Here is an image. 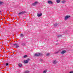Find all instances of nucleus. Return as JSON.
Wrapping results in <instances>:
<instances>
[{
    "label": "nucleus",
    "mask_w": 73,
    "mask_h": 73,
    "mask_svg": "<svg viewBox=\"0 0 73 73\" xmlns=\"http://www.w3.org/2000/svg\"><path fill=\"white\" fill-rule=\"evenodd\" d=\"M13 45L14 46H16V48H19V44L17 43L13 44Z\"/></svg>",
    "instance_id": "f257e3e1"
},
{
    "label": "nucleus",
    "mask_w": 73,
    "mask_h": 73,
    "mask_svg": "<svg viewBox=\"0 0 73 73\" xmlns=\"http://www.w3.org/2000/svg\"><path fill=\"white\" fill-rule=\"evenodd\" d=\"M70 17V16L69 15H67L65 16V20H68V18H69Z\"/></svg>",
    "instance_id": "f03ea898"
},
{
    "label": "nucleus",
    "mask_w": 73,
    "mask_h": 73,
    "mask_svg": "<svg viewBox=\"0 0 73 73\" xmlns=\"http://www.w3.org/2000/svg\"><path fill=\"white\" fill-rule=\"evenodd\" d=\"M27 60H25L24 61V64H27V63H28V60H30L29 59H28Z\"/></svg>",
    "instance_id": "7ed1b4c3"
},
{
    "label": "nucleus",
    "mask_w": 73,
    "mask_h": 73,
    "mask_svg": "<svg viewBox=\"0 0 73 73\" xmlns=\"http://www.w3.org/2000/svg\"><path fill=\"white\" fill-rule=\"evenodd\" d=\"M37 16L38 17H40L42 15V13H38L37 14Z\"/></svg>",
    "instance_id": "20e7f679"
},
{
    "label": "nucleus",
    "mask_w": 73,
    "mask_h": 73,
    "mask_svg": "<svg viewBox=\"0 0 73 73\" xmlns=\"http://www.w3.org/2000/svg\"><path fill=\"white\" fill-rule=\"evenodd\" d=\"M40 55V53H36L35 54V56H39V55Z\"/></svg>",
    "instance_id": "39448f33"
},
{
    "label": "nucleus",
    "mask_w": 73,
    "mask_h": 73,
    "mask_svg": "<svg viewBox=\"0 0 73 73\" xmlns=\"http://www.w3.org/2000/svg\"><path fill=\"white\" fill-rule=\"evenodd\" d=\"M38 2L37 1H36L34 3L32 4V5H36V4H37L38 3Z\"/></svg>",
    "instance_id": "423d86ee"
},
{
    "label": "nucleus",
    "mask_w": 73,
    "mask_h": 73,
    "mask_svg": "<svg viewBox=\"0 0 73 73\" xmlns=\"http://www.w3.org/2000/svg\"><path fill=\"white\" fill-rule=\"evenodd\" d=\"M53 64H56L57 63V61L56 60H54L53 62Z\"/></svg>",
    "instance_id": "0eeeda50"
},
{
    "label": "nucleus",
    "mask_w": 73,
    "mask_h": 73,
    "mask_svg": "<svg viewBox=\"0 0 73 73\" xmlns=\"http://www.w3.org/2000/svg\"><path fill=\"white\" fill-rule=\"evenodd\" d=\"M65 52H66V51L62 50V52H60V53H61V54H64V53H65Z\"/></svg>",
    "instance_id": "6e6552de"
},
{
    "label": "nucleus",
    "mask_w": 73,
    "mask_h": 73,
    "mask_svg": "<svg viewBox=\"0 0 73 73\" xmlns=\"http://www.w3.org/2000/svg\"><path fill=\"white\" fill-rule=\"evenodd\" d=\"M48 4H53V2L51 1H48Z\"/></svg>",
    "instance_id": "1a4fd4ad"
},
{
    "label": "nucleus",
    "mask_w": 73,
    "mask_h": 73,
    "mask_svg": "<svg viewBox=\"0 0 73 73\" xmlns=\"http://www.w3.org/2000/svg\"><path fill=\"white\" fill-rule=\"evenodd\" d=\"M47 72V70H45L43 72V73H46Z\"/></svg>",
    "instance_id": "9d476101"
},
{
    "label": "nucleus",
    "mask_w": 73,
    "mask_h": 73,
    "mask_svg": "<svg viewBox=\"0 0 73 73\" xmlns=\"http://www.w3.org/2000/svg\"><path fill=\"white\" fill-rule=\"evenodd\" d=\"M60 50H59V51H57V52H55V54H58V53H60Z\"/></svg>",
    "instance_id": "9b49d317"
},
{
    "label": "nucleus",
    "mask_w": 73,
    "mask_h": 73,
    "mask_svg": "<svg viewBox=\"0 0 73 73\" xmlns=\"http://www.w3.org/2000/svg\"><path fill=\"white\" fill-rule=\"evenodd\" d=\"M4 4V2L0 1V5H2Z\"/></svg>",
    "instance_id": "f8f14e48"
},
{
    "label": "nucleus",
    "mask_w": 73,
    "mask_h": 73,
    "mask_svg": "<svg viewBox=\"0 0 73 73\" xmlns=\"http://www.w3.org/2000/svg\"><path fill=\"white\" fill-rule=\"evenodd\" d=\"M18 65L20 67H21L22 66V64H19Z\"/></svg>",
    "instance_id": "ddd939ff"
},
{
    "label": "nucleus",
    "mask_w": 73,
    "mask_h": 73,
    "mask_svg": "<svg viewBox=\"0 0 73 73\" xmlns=\"http://www.w3.org/2000/svg\"><path fill=\"white\" fill-rule=\"evenodd\" d=\"M21 45H23V46H25V43H22Z\"/></svg>",
    "instance_id": "4468645a"
},
{
    "label": "nucleus",
    "mask_w": 73,
    "mask_h": 73,
    "mask_svg": "<svg viewBox=\"0 0 73 73\" xmlns=\"http://www.w3.org/2000/svg\"><path fill=\"white\" fill-rule=\"evenodd\" d=\"M62 35H57V37H62Z\"/></svg>",
    "instance_id": "2eb2a0df"
},
{
    "label": "nucleus",
    "mask_w": 73,
    "mask_h": 73,
    "mask_svg": "<svg viewBox=\"0 0 73 73\" xmlns=\"http://www.w3.org/2000/svg\"><path fill=\"white\" fill-rule=\"evenodd\" d=\"M49 55H50V53H47L46 54V56H49Z\"/></svg>",
    "instance_id": "dca6fc26"
},
{
    "label": "nucleus",
    "mask_w": 73,
    "mask_h": 73,
    "mask_svg": "<svg viewBox=\"0 0 73 73\" xmlns=\"http://www.w3.org/2000/svg\"><path fill=\"white\" fill-rule=\"evenodd\" d=\"M56 2L58 3H60V0H57Z\"/></svg>",
    "instance_id": "f3484780"
},
{
    "label": "nucleus",
    "mask_w": 73,
    "mask_h": 73,
    "mask_svg": "<svg viewBox=\"0 0 73 73\" xmlns=\"http://www.w3.org/2000/svg\"><path fill=\"white\" fill-rule=\"evenodd\" d=\"M22 14H24V13H25V11H22Z\"/></svg>",
    "instance_id": "a211bd4d"
},
{
    "label": "nucleus",
    "mask_w": 73,
    "mask_h": 73,
    "mask_svg": "<svg viewBox=\"0 0 73 73\" xmlns=\"http://www.w3.org/2000/svg\"><path fill=\"white\" fill-rule=\"evenodd\" d=\"M24 35L23 34H21V37H24Z\"/></svg>",
    "instance_id": "6ab92c4d"
},
{
    "label": "nucleus",
    "mask_w": 73,
    "mask_h": 73,
    "mask_svg": "<svg viewBox=\"0 0 73 73\" xmlns=\"http://www.w3.org/2000/svg\"><path fill=\"white\" fill-rule=\"evenodd\" d=\"M25 73H29V71H25Z\"/></svg>",
    "instance_id": "aec40b11"
},
{
    "label": "nucleus",
    "mask_w": 73,
    "mask_h": 73,
    "mask_svg": "<svg viewBox=\"0 0 73 73\" xmlns=\"http://www.w3.org/2000/svg\"><path fill=\"white\" fill-rule=\"evenodd\" d=\"M65 2H66L65 1H63L62 2V3H65Z\"/></svg>",
    "instance_id": "412c9836"
},
{
    "label": "nucleus",
    "mask_w": 73,
    "mask_h": 73,
    "mask_svg": "<svg viewBox=\"0 0 73 73\" xmlns=\"http://www.w3.org/2000/svg\"><path fill=\"white\" fill-rule=\"evenodd\" d=\"M58 25V24L57 23H55V24L54 25V26L55 27H56Z\"/></svg>",
    "instance_id": "4be33fe9"
},
{
    "label": "nucleus",
    "mask_w": 73,
    "mask_h": 73,
    "mask_svg": "<svg viewBox=\"0 0 73 73\" xmlns=\"http://www.w3.org/2000/svg\"><path fill=\"white\" fill-rule=\"evenodd\" d=\"M27 57V55H24L23 56V58H26Z\"/></svg>",
    "instance_id": "5701e85b"
},
{
    "label": "nucleus",
    "mask_w": 73,
    "mask_h": 73,
    "mask_svg": "<svg viewBox=\"0 0 73 73\" xmlns=\"http://www.w3.org/2000/svg\"><path fill=\"white\" fill-rule=\"evenodd\" d=\"M9 65V64H8V63H6V66H8Z\"/></svg>",
    "instance_id": "b1692460"
},
{
    "label": "nucleus",
    "mask_w": 73,
    "mask_h": 73,
    "mask_svg": "<svg viewBox=\"0 0 73 73\" xmlns=\"http://www.w3.org/2000/svg\"><path fill=\"white\" fill-rule=\"evenodd\" d=\"M19 15H21V14H22V12H21L19 13Z\"/></svg>",
    "instance_id": "393cba45"
},
{
    "label": "nucleus",
    "mask_w": 73,
    "mask_h": 73,
    "mask_svg": "<svg viewBox=\"0 0 73 73\" xmlns=\"http://www.w3.org/2000/svg\"><path fill=\"white\" fill-rule=\"evenodd\" d=\"M73 73V71H72L70 72H69V73Z\"/></svg>",
    "instance_id": "a878e982"
},
{
    "label": "nucleus",
    "mask_w": 73,
    "mask_h": 73,
    "mask_svg": "<svg viewBox=\"0 0 73 73\" xmlns=\"http://www.w3.org/2000/svg\"><path fill=\"white\" fill-rule=\"evenodd\" d=\"M40 61H42V59H40Z\"/></svg>",
    "instance_id": "bb28decb"
},
{
    "label": "nucleus",
    "mask_w": 73,
    "mask_h": 73,
    "mask_svg": "<svg viewBox=\"0 0 73 73\" xmlns=\"http://www.w3.org/2000/svg\"><path fill=\"white\" fill-rule=\"evenodd\" d=\"M1 11L0 10V13H1Z\"/></svg>",
    "instance_id": "cd10ccee"
}]
</instances>
